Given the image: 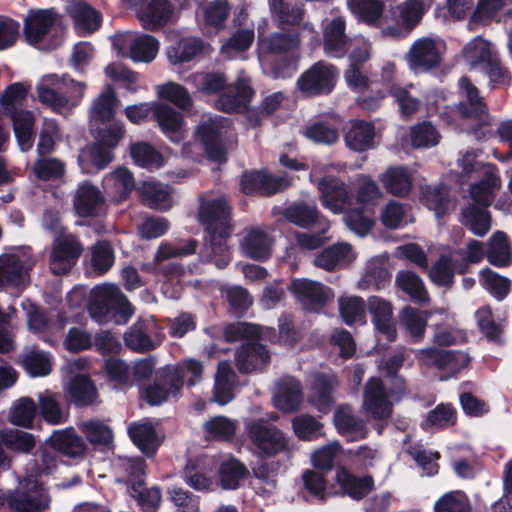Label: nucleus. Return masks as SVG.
Listing matches in <instances>:
<instances>
[{"instance_id":"nucleus-48","label":"nucleus","mask_w":512,"mask_h":512,"mask_svg":"<svg viewBox=\"0 0 512 512\" xmlns=\"http://www.w3.org/2000/svg\"><path fill=\"white\" fill-rule=\"evenodd\" d=\"M237 92L236 96L225 94L217 101V107L226 112L237 111L245 107L246 103L251 100L254 91L249 85V80L245 77H240L233 88Z\"/></svg>"},{"instance_id":"nucleus-6","label":"nucleus","mask_w":512,"mask_h":512,"mask_svg":"<svg viewBox=\"0 0 512 512\" xmlns=\"http://www.w3.org/2000/svg\"><path fill=\"white\" fill-rule=\"evenodd\" d=\"M458 161L465 176L478 173L483 177L480 182L471 187L470 194L475 203L488 206L492 201L494 191L501 186L494 166L476 161V156L472 152H466Z\"/></svg>"},{"instance_id":"nucleus-43","label":"nucleus","mask_w":512,"mask_h":512,"mask_svg":"<svg viewBox=\"0 0 512 512\" xmlns=\"http://www.w3.org/2000/svg\"><path fill=\"white\" fill-rule=\"evenodd\" d=\"M272 241L270 237L260 229H251L247 232L242 241L244 253L258 260L266 259L270 256Z\"/></svg>"},{"instance_id":"nucleus-11","label":"nucleus","mask_w":512,"mask_h":512,"mask_svg":"<svg viewBox=\"0 0 512 512\" xmlns=\"http://www.w3.org/2000/svg\"><path fill=\"white\" fill-rule=\"evenodd\" d=\"M337 76L333 65L318 62L298 78L297 86L307 95L326 94L334 88Z\"/></svg>"},{"instance_id":"nucleus-36","label":"nucleus","mask_w":512,"mask_h":512,"mask_svg":"<svg viewBox=\"0 0 512 512\" xmlns=\"http://www.w3.org/2000/svg\"><path fill=\"white\" fill-rule=\"evenodd\" d=\"M236 374L227 362H220L215 374L214 400L220 405H225L234 397Z\"/></svg>"},{"instance_id":"nucleus-42","label":"nucleus","mask_w":512,"mask_h":512,"mask_svg":"<svg viewBox=\"0 0 512 512\" xmlns=\"http://www.w3.org/2000/svg\"><path fill=\"white\" fill-rule=\"evenodd\" d=\"M143 201L152 208L166 210L173 204L172 191L158 182L146 181L140 187Z\"/></svg>"},{"instance_id":"nucleus-9","label":"nucleus","mask_w":512,"mask_h":512,"mask_svg":"<svg viewBox=\"0 0 512 512\" xmlns=\"http://www.w3.org/2000/svg\"><path fill=\"white\" fill-rule=\"evenodd\" d=\"M47 491L34 478H26L8 500L14 512H43L50 506Z\"/></svg>"},{"instance_id":"nucleus-13","label":"nucleus","mask_w":512,"mask_h":512,"mask_svg":"<svg viewBox=\"0 0 512 512\" xmlns=\"http://www.w3.org/2000/svg\"><path fill=\"white\" fill-rule=\"evenodd\" d=\"M228 124L221 118L208 119L197 130L196 139L207 156L215 161L224 158L223 138L228 132Z\"/></svg>"},{"instance_id":"nucleus-20","label":"nucleus","mask_w":512,"mask_h":512,"mask_svg":"<svg viewBox=\"0 0 512 512\" xmlns=\"http://www.w3.org/2000/svg\"><path fill=\"white\" fill-rule=\"evenodd\" d=\"M178 12L167 0H151L143 6L138 18L148 30H156L176 20Z\"/></svg>"},{"instance_id":"nucleus-57","label":"nucleus","mask_w":512,"mask_h":512,"mask_svg":"<svg viewBox=\"0 0 512 512\" xmlns=\"http://www.w3.org/2000/svg\"><path fill=\"white\" fill-rule=\"evenodd\" d=\"M343 452V447L338 441H332L315 449L310 456L313 467L319 470L330 471L334 460Z\"/></svg>"},{"instance_id":"nucleus-63","label":"nucleus","mask_w":512,"mask_h":512,"mask_svg":"<svg viewBox=\"0 0 512 512\" xmlns=\"http://www.w3.org/2000/svg\"><path fill=\"white\" fill-rule=\"evenodd\" d=\"M39 406L41 416L46 422L56 425L66 421L67 415L51 392L45 391L39 394Z\"/></svg>"},{"instance_id":"nucleus-12","label":"nucleus","mask_w":512,"mask_h":512,"mask_svg":"<svg viewBox=\"0 0 512 512\" xmlns=\"http://www.w3.org/2000/svg\"><path fill=\"white\" fill-rule=\"evenodd\" d=\"M445 44L438 38L423 37L416 40L407 58L410 67L415 71H427L440 63Z\"/></svg>"},{"instance_id":"nucleus-24","label":"nucleus","mask_w":512,"mask_h":512,"mask_svg":"<svg viewBox=\"0 0 512 512\" xmlns=\"http://www.w3.org/2000/svg\"><path fill=\"white\" fill-rule=\"evenodd\" d=\"M162 341L154 320L134 325L125 335V342L128 347L135 351H147L155 348Z\"/></svg>"},{"instance_id":"nucleus-37","label":"nucleus","mask_w":512,"mask_h":512,"mask_svg":"<svg viewBox=\"0 0 512 512\" xmlns=\"http://www.w3.org/2000/svg\"><path fill=\"white\" fill-rule=\"evenodd\" d=\"M379 179L388 193L398 197L407 196L412 187L411 176L404 167H389Z\"/></svg>"},{"instance_id":"nucleus-34","label":"nucleus","mask_w":512,"mask_h":512,"mask_svg":"<svg viewBox=\"0 0 512 512\" xmlns=\"http://www.w3.org/2000/svg\"><path fill=\"white\" fill-rule=\"evenodd\" d=\"M461 96L466 98V102L460 103L457 113L462 117H476L486 111V107L479 96L478 89L467 77H461L458 82Z\"/></svg>"},{"instance_id":"nucleus-52","label":"nucleus","mask_w":512,"mask_h":512,"mask_svg":"<svg viewBox=\"0 0 512 512\" xmlns=\"http://www.w3.org/2000/svg\"><path fill=\"white\" fill-rule=\"evenodd\" d=\"M237 424L225 416H215L203 424L205 437L208 440L228 441L236 433Z\"/></svg>"},{"instance_id":"nucleus-53","label":"nucleus","mask_w":512,"mask_h":512,"mask_svg":"<svg viewBox=\"0 0 512 512\" xmlns=\"http://www.w3.org/2000/svg\"><path fill=\"white\" fill-rule=\"evenodd\" d=\"M488 261L498 267L508 266L512 262V253L507 236L503 232H496L489 240L487 251Z\"/></svg>"},{"instance_id":"nucleus-21","label":"nucleus","mask_w":512,"mask_h":512,"mask_svg":"<svg viewBox=\"0 0 512 512\" xmlns=\"http://www.w3.org/2000/svg\"><path fill=\"white\" fill-rule=\"evenodd\" d=\"M291 291L308 308L316 309L329 301L333 294L319 282L308 279H295L290 285Z\"/></svg>"},{"instance_id":"nucleus-23","label":"nucleus","mask_w":512,"mask_h":512,"mask_svg":"<svg viewBox=\"0 0 512 512\" xmlns=\"http://www.w3.org/2000/svg\"><path fill=\"white\" fill-rule=\"evenodd\" d=\"M368 310L376 330L388 340H395L396 325L392 305L380 297L372 296L368 298Z\"/></svg>"},{"instance_id":"nucleus-16","label":"nucleus","mask_w":512,"mask_h":512,"mask_svg":"<svg viewBox=\"0 0 512 512\" xmlns=\"http://www.w3.org/2000/svg\"><path fill=\"white\" fill-rule=\"evenodd\" d=\"M363 410L375 419H386L392 413V402L378 378H370L363 395Z\"/></svg>"},{"instance_id":"nucleus-50","label":"nucleus","mask_w":512,"mask_h":512,"mask_svg":"<svg viewBox=\"0 0 512 512\" xmlns=\"http://www.w3.org/2000/svg\"><path fill=\"white\" fill-rule=\"evenodd\" d=\"M285 215L290 222L300 227H309L318 222L322 227V233L329 229V223L325 219L319 218V213L314 206L293 204L287 208Z\"/></svg>"},{"instance_id":"nucleus-28","label":"nucleus","mask_w":512,"mask_h":512,"mask_svg":"<svg viewBox=\"0 0 512 512\" xmlns=\"http://www.w3.org/2000/svg\"><path fill=\"white\" fill-rule=\"evenodd\" d=\"M48 443L54 450L72 458L81 457L86 451L84 441L71 427L54 431Z\"/></svg>"},{"instance_id":"nucleus-49","label":"nucleus","mask_w":512,"mask_h":512,"mask_svg":"<svg viewBox=\"0 0 512 512\" xmlns=\"http://www.w3.org/2000/svg\"><path fill=\"white\" fill-rule=\"evenodd\" d=\"M430 316L431 312L422 313L415 308L405 307L399 314V322L415 341H420L424 337Z\"/></svg>"},{"instance_id":"nucleus-38","label":"nucleus","mask_w":512,"mask_h":512,"mask_svg":"<svg viewBox=\"0 0 512 512\" xmlns=\"http://www.w3.org/2000/svg\"><path fill=\"white\" fill-rule=\"evenodd\" d=\"M374 137V126L371 123L356 120L351 123L345 141L350 149L362 152L373 147Z\"/></svg>"},{"instance_id":"nucleus-25","label":"nucleus","mask_w":512,"mask_h":512,"mask_svg":"<svg viewBox=\"0 0 512 512\" xmlns=\"http://www.w3.org/2000/svg\"><path fill=\"white\" fill-rule=\"evenodd\" d=\"M104 205V197L99 189L89 182H82L74 197V206L78 215L95 216L97 215Z\"/></svg>"},{"instance_id":"nucleus-54","label":"nucleus","mask_w":512,"mask_h":512,"mask_svg":"<svg viewBox=\"0 0 512 512\" xmlns=\"http://www.w3.org/2000/svg\"><path fill=\"white\" fill-rule=\"evenodd\" d=\"M481 286L496 300H503L511 290V281L489 268L480 271Z\"/></svg>"},{"instance_id":"nucleus-62","label":"nucleus","mask_w":512,"mask_h":512,"mask_svg":"<svg viewBox=\"0 0 512 512\" xmlns=\"http://www.w3.org/2000/svg\"><path fill=\"white\" fill-rule=\"evenodd\" d=\"M254 41L252 27L238 29L222 46L221 52L227 58H234L237 53L248 49Z\"/></svg>"},{"instance_id":"nucleus-8","label":"nucleus","mask_w":512,"mask_h":512,"mask_svg":"<svg viewBox=\"0 0 512 512\" xmlns=\"http://www.w3.org/2000/svg\"><path fill=\"white\" fill-rule=\"evenodd\" d=\"M34 265L30 253L19 250L0 256V289L12 287L19 296L29 282V270Z\"/></svg>"},{"instance_id":"nucleus-27","label":"nucleus","mask_w":512,"mask_h":512,"mask_svg":"<svg viewBox=\"0 0 512 512\" xmlns=\"http://www.w3.org/2000/svg\"><path fill=\"white\" fill-rule=\"evenodd\" d=\"M334 425L337 431L350 441L363 439L367 435L364 422L353 414L350 406H340L336 409Z\"/></svg>"},{"instance_id":"nucleus-46","label":"nucleus","mask_w":512,"mask_h":512,"mask_svg":"<svg viewBox=\"0 0 512 512\" xmlns=\"http://www.w3.org/2000/svg\"><path fill=\"white\" fill-rule=\"evenodd\" d=\"M397 286L412 300L419 303H428L430 301L429 293L425 288L422 279L414 272L403 270L396 275Z\"/></svg>"},{"instance_id":"nucleus-4","label":"nucleus","mask_w":512,"mask_h":512,"mask_svg":"<svg viewBox=\"0 0 512 512\" xmlns=\"http://www.w3.org/2000/svg\"><path fill=\"white\" fill-rule=\"evenodd\" d=\"M89 312L98 322L114 313L117 323H126L132 316L133 310L121 291L112 284L96 286L90 294Z\"/></svg>"},{"instance_id":"nucleus-45","label":"nucleus","mask_w":512,"mask_h":512,"mask_svg":"<svg viewBox=\"0 0 512 512\" xmlns=\"http://www.w3.org/2000/svg\"><path fill=\"white\" fill-rule=\"evenodd\" d=\"M65 391L67 397L78 405L92 404L98 395L94 384L84 375L74 377Z\"/></svg>"},{"instance_id":"nucleus-41","label":"nucleus","mask_w":512,"mask_h":512,"mask_svg":"<svg viewBox=\"0 0 512 512\" xmlns=\"http://www.w3.org/2000/svg\"><path fill=\"white\" fill-rule=\"evenodd\" d=\"M129 434L138 448L146 454L153 453L160 445V438L149 421L133 423L129 426Z\"/></svg>"},{"instance_id":"nucleus-51","label":"nucleus","mask_w":512,"mask_h":512,"mask_svg":"<svg viewBox=\"0 0 512 512\" xmlns=\"http://www.w3.org/2000/svg\"><path fill=\"white\" fill-rule=\"evenodd\" d=\"M119 105L114 90L107 86L103 92L94 100L90 109V118L92 121L105 122L110 120L116 108Z\"/></svg>"},{"instance_id":"nucleus-55","label":"nucleus","mask_w":512,"mask_h":512,"mask_svg":"<svg viewBox=\"0 0 512 512\" xmlns=\"http://www.w3.org/2000/svg\"><path fill=\"white\" fill-rule=\"evenodd\" d=\"M130 154L134 162L144 168H158L163 164L162 155L146 142L133 143L130 147Z\"/></svg>"},{"instance_id":"nucleus-33","label":"nucleus","mask_w":512,"mask_h":512,"mask_svg":"<svg viewBox=\"0 0 512 512\" xmlns=\"http://www.w3.org/2000/svg\"><path fill=\"white\" fill-rule=\"evenodd\" d=\"M335 481L343 493L354 499H360L373 489L371 477H356L344 466H338L335 472Z\"/></svg>"},{"instance_id":"nucleus-40","label":"nucleus","mask_w":512,"mask_h":512,"mask_svg":"<svg viewBox=\"0 0 512 512\" xmlns=\"http://www.w3.org/2000/svg\"><path fill=\"white\" fill-rule=\"evenodd\" d=\"M14 133L22 151H28L34 142V115L30 111L15 110L10 114Z\"/></svg>"},{"instance_id":"nucleus-17","label":"nucleus","mask_w":512,"mask_h":512,"mask_svg":"<svg viewBox=\"0 0 512 512\" xmlns=\"http://www.w3.org/2000/svg\"><path fill=\"white\" fill-rule=\"evenodd\" d=\"M182 386L183 381L178 369L165 368L160 382H155L145 389L144 398L151 405H160L171 398L177 397Z\"/></svg>"},{"instance_id":"nucleus-3","label":"nucleus","mask_w":512,"mask_h":512,"mask_svg":"<svg viewBox=\"0 0 512 512\" xmlns=\"http://www.w3.org/2000/svg\"><path fill=\"white\" fill-rule=\"evenodd\" d=\"M341 169L340 164L319 162L310 172V180L317 181L321 204L335 214L341 213L349 200L346 185L330 175L331 172H339Z\"/></svg>"},{"instance_id":"nucleus-22","label":"nucleus","mask_w":512,"mask_h":512,"mask_svg":"<svg viewBox=\"0 0 512 512\" xmlns=\"http://www.w3.org/2000/svg\"><path fill=\"white\" fill-rule=\"evenodd\" d=\"M290 181L285 177H273L265 172H247L241 178V189L250 194H274L287 188Z\"/></svg>"},{"instance_id":"nucleus-35","label":"nucleus","mask_w":512,"mask_h":512,"mask_svg":"<svg viewBox=\"0 0 512 512\" xmlns=\"http://www.w3.org/2000/svg\"><path fill=\"white\" fill-rule=\"evenodd\" d=\"M463 58L471 68L484 69L496 57L491 44L481 37H475L463 48Z\"/></svg>"},{"instance_id":"nucleus-19","label":"nucleus","mask_w":512,"mask_h":512,"mask_svg":"<svg viewBox=\"0 0 512 512\" xmlns=\"http://www.w3.org/2000/svg\"><path fill=\"white\" fill-rule=\"evenodd\" d=\"M346 23L342 17L328 21L323 27L324 52L331 57H343L349 51L351 39L346 35Z\"/></svg>"},{"instance_id":"nucleus-1","label":"nucleus","mask_w":512,"mask_h":512,"mask_svg":"<svg viewBox=\"0 0 512 512\" xmlns=\"http://www.w3.org/2000/svg\"><path fill=\"white\" fill-rule=\"evenodd\" d=\"M86 84L75 81L66 75L48 74L36 84L37 99L53 111L68 114L82 100Z\"/></svg>"},{"instance_id":"nucleus-26","label":"nucleus","mask_w":512,"mask_h":512,"mask_svg":"<svg viewBox=\"0 0 512 512\" xmlns=\"http://www.w3.org/2000/svg\"><path fill=\"white\" fill-rule=\"evenodd\" d=\"M417 358L427 365L459 370L468 364V357L462 352L440 351L435 348L417 350Z\"/></svg>"},{"instance_id":"nucleus-14","label":"nucleus","mask_w":512,"mask_h":512,"mask_svg":"<svg viewBox=\"0 0 512 512\" xmlns=\"http://www.w3.org/2000/svg\"><path fill=\"white\" fill-rule=\"evenodd\" d=\"M430 6L431 0H407L403 2L396 8L399 17L398 24L396 26H387L382 33L393 38L408 35L421 21Z\"/></svg>"},{"instance_id":"nucleus-2","label":"nucleus","mask_w":512,"mask_h":512,"mask_svg":"<svg viewBox=\"0 0 512 512\" xmlns=\"http://www.w3.org/2000/svg\"><path fill=\"white\" fill-rule=\"evenodd\" d=\"M265 333H268V329H262L250 323L232 324L225 329V337L228 341L247 339L236 355V364L241 372L249 373L260 370L269 362V352L263 345L254 342L255 339L263 337Z\"/></svg>"},{"instance_id":"nucleus-10","label":"nucleus","mask_w":512,"mask_h":512,"mask_svg":"<svg viewBox=\"0 0 512 512\" xmlns=\"http://www.w3.org/2000/svg\"><path fill=\"white\" fill-rule=\"evenodd\" d=\"M230 210L224 197H203L199 208V221L208 233L219 232L221 237L230 234Z\"/></svg>"},{"instance_id":"nucleus-5","label":"nucleus","mask_w":512,"mask_h":512,"mask_svg":"<svg viewBox=\"0 0 512 512\" xmlns=\"http://www.w3.org/2000/svg\"><path fill=\"white\" fill-rule=\"evenodd\" d=\"M245 433L253 450L260 456L272 457L288 450L286 435L265 418L247 420Z\"/></svg>"},{"instance_id":"nucleus-30","label":"nucleus","mask_w":512,"mask_h":512,"mask_svg":"<svg viewBox=\"0 0 512 512\" xmlns=\"http://www.w3.org/2000/svg\"><path fill=\"white\" fill-rule=\"evenodd\" d=\"M67 13L73 18L80 33H92L101 24L99 13L81 0H71L66 6Z\"/></svg>"},{"instance_id":"nucleus-64","label":"nucleus","mask_w":512,"mask_h":512,"mask_svg":"<svg viewBox=\"0 0 512 512\" xmlns=\"http://www.w3.org/2000/svg\"><path fill=\"white\" fill-rule=\"evenodd\" d=\"M436 512H471L468 497L461 491L444 494L434 505Z\"/></svg>"},{"instance_id":"nucleus-39","label":"nucleus","mask_w":512,"mask_h":512,"mask_svg":"<svg viewBox=\"0 0 512 512\" xmlns=\"http://www.w3.org/2000/svg\"><path fill=\"white\" fill-rule=\"evenodd\" d=\"M78 160L85 173H94L111 162L112 154L109 149L98 143L82 149Z\"/></svg>"},{"instance_id":"nucleus-59","label":"nucleus","mask_w":512,"mask_h":512,"mask_svg":"<svg viewBox=\"0 0 512 512\" xmlns=\"http://www.w3.org/2000/svg\"><path fill=\"white\" fill-rule=\"evenodd\" d=\"M336 384L337 381L333 375H318L315 377V395L312 401L320 411L326 412L331 405L333 399L330 393Z\"/></svg>"},{"instance_id":"nucleus-31","label":"nucleus","mask_w":512,"mask_h":512,"mask_svg":"<svg viewBox=\"0 0 512 512\" xmlns=\"http://www.w3.org/2000/svg\"><path fill=\"white\" fill-rule=\"evenodd\" d=\"M274 405L283 412H292L299 408L302 401L301 387L294 378L280 380L275 388Z\"/></svg>"},{"instance_id":"nucleus-18","label":"nucleus","mask_w":512,"mask_h":512,"mask_svg":"<svg viewBox=\"0 0 512 512\" xmlns=\"http://www.w3.org/2000/svg\"><path fill=\"white\" fill-rule=\"evenodd\" d=\"M82 252V246L69 235L58 240L51 252L50 268L54 274H65L75 265Z\"/></svg>"},{"instance_id":"nucleus-29","label":"nucleus","mask_w":512,"mask_h":512,"mask_svg":"<svg viewBox=\"0 0 512 512\" xmlns=\"http://www.w3.org/2000/svg\"><path fill=\"white\" fill-rule=\"evenodd\" d=\"M467 270V264L459 261L457 254L442 255L431 267L429 277L431 281L440 286H451L455 272L464 273Z\"/></svg>"},{"instance_id":"nucleus-58","label":"nucleus","mask_w":512,"mask_h":512,"mask_svg":"<svg viewBox=\"0 0 512 512\" xmlns=\"http://www.w3.org/2000/svg\"><path fill=\"white\" fill-rule=\"evenodd\" d=\"M186 82L199 92L211 94L218 92L225 85V78L218 72H196L189 75Z\"/></svg>"},{"instance_id":"nucleus-61","label":"nucleus","mask_w":512,"mask_h":512,"mask_svg":"<svg viewBox=\"0 0 512 512\" xmlns=\"http://www.w3.org/2000/svg\"><path fill=\"white\" fill-rule=\"evenodd\" d=\"M209 244L205 246L203 256L209 261L215 263V265L222 269L230 262L228 248L224 243V238L219 235V232L209 233Z\"/></svg>"},{"instance_id":"nucleus-7","label":"nucleus","mask_w":512,"mask_h":512,"mask_svg":"<svg viewBox=\"0 0 512 512\" xmlns=\"http://www.w3.org/2000/svg\"><path fill=\"white\" fill-rule=\"evenodd\" d=\"M117 55L129 57L135 62L149 63L153 61L159 51V42L147 34L126 31L114 34L111 37Z\"/></svg>"},{"instance_id":"nucleus-56","label":"nucleus","mask_w":512,"mask_h":512,"mask_svg":"<svg viewBox=\"0 0 512 512\" xmlns=\"http://www.w3.org/2000/svg\"><path fill=\"white\" fill-rule=\"evenodd\" d=\"M462 223L475 235H485L491 227L489 213L481 207L470 206L462 212Z\"/></svg>"},{"instance_id":"nucleus-60","label":"nucleus","mask_w":512,"mask_h":512,"mask_svg":"<svg viewBox=\"0 0 512 512\" xmlns=\"http://www.w3.org/2000/svg\"><path fill=\"white\" fill-rule=\"evenodd\" d=\"M202 49L199 40L191 38L181 40L167 50V57L172 64H178L192 60Z\"/></svg>"},{"instance_id":"nucleus-47","label":"nucleus","mask_w":512,"mask_h":512,"mask_svg":"<svg viewBox=\"0 0 512 512\" xmlns=\"http://www.w3.org/2000/svg\"><path fill=\"white\" fill-rule=\"evenodd\" d=\"M338 306L340 315L347 325H365L367 323L365 303L361 297L341 296L338 299Z\"/></svg>"},{"instance_id":"nucleus-44","label":"nucleus","mask_w":512,"mask_h":512,"mask_svg":"<svg viewBox=\"0 0 512 512\" xmlns=\"http://www.w3.org/2000/svg\"><path fill=\"white\" fill-rule=\"evenodd\" d=\"M355 257L352 247L347 243H341L319 254L315 259V264L323 269L332 270L338 265L351 263Z\"/></svg>"},{"instance_id":"nucleus-32","label":"nucleus","mask_w":512,"mask_h":512,"mask_svg":"<svg viewBox=\"0 0 512 512\" xmlns=\"http://www.w3.org/2000/svg\"><path fill=\"white\" fill-rule=\"evenodd\" d=\"M161 131L174 143H180L183 139V120L180 113L170 106L158 103L155 117Z\"/></svg>"},{"instance_id":"nucleus-15","label":"nucleus","mask_w":512,"mask_h":512,"mask_svg":"<svg viewBox=\"0 0 512 512\" xmlns=\"http://www.w3.org/2000/svg\"><path fill=\"white\" fill-rule=\"evenodd\" d=\"M57 16L52 10H30L23 21L26 42L32 46L43 43L55 29Z\"/></svg>"}]
</instances>
